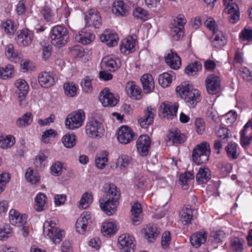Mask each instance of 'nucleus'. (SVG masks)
Instances as JSON below:
<instances>
[{"instance_id": "obj_1", "label": "nucleus", "mask_w": 252, "mask_h": 252, "mask_svg": "<svg viewBox=\"0 0 252 252\" xmlns=\"http://www.w3.org/2000/svg\"><path fill=\"white\" fill-rule=\"evenodd\" d=\"M102 191L104 193L103 197L99 201L100 207L108 216L112 215L116 211L121 196L120 191L113 183L105 184Z\"/></svg>"}, {"instance_id": "obj_2", "label": "nucleus", "mask_w": 252, "mask_h": 252, "mask_svg": "<svg viewBox=\"0 0 252 252\" xmlns=\"http://www.w3.org/2000/svg\"><path fill=\"white\" fill-rule=\"evenodd\" d=\"M176 91L184 99L189 107H194L200 101V93L198 90L193 89L189 83L184 82L177 87Z\"/></svg>"}, {"instance_id": "obj_3", "label": "nucleus", "mask_w": 252, "mask_h": 252, "mask_svg": "<svg viewBox=\"0 0 252 252\" xmlns=\"http://www.w3.org/2000/svg\"><path fill=\"white\" fill-rule=\"evenodd\" d=\"M43 233L54 244H59L64 236L63 230L59 229L53 220H46L43 224Z\"/></svg>"}, {"instance_id": "obj_4", "label": "nucleus", "mask_w": 252, "mask_h": 252, "mask_svg": "<svg viewBox=\"0 0 252 252\" xmlns=\"http://www.w3.org/2000/svg\"><path fill=\"white\" fill-rule=\"evenodd\" d=\"M210 155V146L207 142L198 144L192 153L193 161L198 165L206 163Z\"/></svg>"}, {"instance_id": "obj_5", "label": "nucleus", "mask_w": 252, "mask_h": 252, "mask_svg": "<svg viewBox=\"0 0 252 252\" xmlns=\"http://www.w3.org/2000/svg\"><path fill=\"white\" fill-rule=\"evenodd\" d=\"M52 44L60 47L63 46L68 39L67 29L62 25L54 26L50 33Z\"/></svg>"}, {"instance_id": "obj_6", "label": "nucleus", "mask_w": 252, "mask_h": 252, "mask_svg": "<svg viewBox=\"0 0 252 252\" xmlns=\"http://www.w3.org/2000/svg\"><path fill=\"white\" fill-rule=\"evenodd\" d=\"M85 120V114L82 109L74 111L68 114L65 119V125L69 129H75L80 127Z\"/></svg>"}, {"instance_id": "obj_7", "label": "nucleus", "mask_w": 252, "mask_h": 252, "mask_svg": "<svg viewBox=\"0 0 252 252\" xmlns=\"http://www.w3.org/2000/svg\"><path fill=\"white\" fill-rule=\"evenodd\" d=\"M187 22L185 16L179 15L173 20L171 26V34L175 40H179L184 35V25Z\"/></svg>"}, {"instance_id": "obj_8", "label": "nucleus", "mask_w": 252, "mask_h": 252, "mask_svg": "<svg viewBox=\"0 0 252 252\" xmlns=\"http://www.w3.org/2000/svg\"><path fill=\"white\" fill-rule=\"evenodd\" d=\"M85 128L87 135L92 138L101 137L104 132L102 124L94 119L87 123Z\"/></svg>"}, {"instance_id": "obj_9", "label": "nucleus", "mask_w": 252, "mask_h": 252, "mask_svg": "<svg viewBox=\"0 0 252 252\" xmlns=\"http://www.w3.org/2000/svg\"><path fill=\"white\" fill-rule=\"evenodd\" d=\"M119 249L121 252H133L135 248L134 238L128 234L120 235L118 239Z\"/></svg>"}, {"instance_id": "obj_10", "label": "nucleus", "mask_w": 252, "mask_h": 252, "mask_svg": "<svg viewBox=\"0 0 252 252\" xmlns=\"http://www.w3.org/2000/svg\"><path fill=\"white\" fill-rule=\"evenodd\" d=\"M179 105L177 103L165 101L161 103L159 116L164 119H172L177 115Z\"/></svg>"}, {"instance_id": "obj_11", "label": "nucleus", "mask_w": 252, "mask_h": 252, "mask_svg": "<svg viewBox=\"0 0 252 252\" xmlns=\"http://www.w3.org/2000/svg\"><path fill=\"white\" fill-rule=\"evenodd\" d=\"M220 78L213 74L209 75L205 80V86L208 94H216L220 91Z\"/></svg>"}, {"instance_id": "obj_12", "label": "nucleus", "mask_w": 252, "mask_h": 252, "mask_svg": "<svg viewBox=\"0 0 252 252\" xmlns=\"http://www.w3.org/2000/svg\"><path fill=\"white\" fill-rule=\"evenodd\" d=\"M99 98L105 107L115 106L119 99L118 95L111 92L108 89H105L101 92Z\"/></svg>"}, {"instance_id": "obj_13", "label": "nucleus", "mask_w": 252, "mask_h": 252, "mask_svg": "<svg viewBox=\"0 0 252 252\" xmlns=\"http://www.w3.org/2000/svg\"><path fill=\"white\" fill-rule=\"evenodd\" d=\"M151 145V140L148 135H140L136 141V148L138 154L141 157L147 156L149 154Z\"/></svg>"}, {"instance_id": "obj_14", "label": "nucleus", "mask_w": 252, "mask_h": 252, "mask_svg": "<svg viewBox=\"0 0 252 252\" xmlns=\"http://www.w3.org/2000/svg\"><path fill=\"white\" fill-rule=\"evenodd\" d=\"M86 24L89 27L99 28L102 24V20L98 10L94 8L89 9L85 15Z\"/></svg>"}, {"instance_id": "obj_15", "label": "nucleus", "mask_w": 252, "mask_h": 252, "mask_svg": "<svg viewBox=\"0 0 252 252\" xmlns=\"http://www.w3.org/2000/svg\"><path fill=\"white\" fill-rule=\"evenodd\" d=\"M135 134L131 128L127 126H121L118 130L117 139L122 144H126L134 139Z\"/></svg>"}, {"instance_id": "obj_16", "label": "nucleus", "mask_w": 252, "mask_h": 252, "mask_svg": "<svg viewBox=\"0 0 252 252\" xmlns=\"http://www.w3.org/2000/svg\"><path fill=\"white\" fill-rule=\"evenodd\" d=\"M92 222L91 214L89 212H84L77 219L75 227L79 234H83L88 229L90 223Z\"/></svg>"}, {"instance_id": "obj_17", "label": "nucleus", "mask_w": 252, "mask_h": 252, "mask_svg": "<svg viewBox=\"0 0 252 252\" xmlns=\"http://www.w3.org/2000/svg\"><path fill=\"white\" fill-rule=\"evenodd\" d=\"M102 67L111 72L118 70L121 65L120 59L116 57L107 56L104 57L102 61Z\"/></svg>"}, {"instance_id": "obj_18", "label": "nucleus", "mask_w": 252, "mask_h": 252, "mask_svg": "<svg viewBox=\"0 0 252 252\" xmlns=\"http://www.w3.org/2000/svg\"><path fill=\"white\" fill-rule=\"evenodd\" d=\"M252 139V120H250L245 125L241 132L240 142L242 146L247 147L251 143Z\"/></svg>"}, {"instance_id": "obj_19", "label": "nucleus", "mask_w": 252, "mask_h": 252, "mask_svg": "<svg viewBox=\"0 0 252 252\" xmlns=\"http://www.w3.org/2000/svg\"><path fill=\"white\" fill-rule=\"evenodd\" d=\"M156 114V109L152 106H148L144 111V115L138 120V122L143 128H147L151 125Z\"/></svg>"}, {"instance_id": "obj_20", "label": "nucleus", "mask_w": 252, "mask_h": 252, "mask_svg": "<svg viewBox=\"0 0 252 252\" xmlns=\"http://www.w3.org/2000/svg\"><path fill=\"white\" fill-rule=\"evenodd\" d=\"M33 40V34L28 29H24L18 32L16 39L17 44L20 46L27 47L30 46Z\"/></svg>"}, {"instance_id": "obj_21", "label": "nucleus", "mask_w": 252, "mask_h": 252, "mask_svg": "<svg viewBox=\"0 0 252 252\" xmlns=\"http://www.w3.org/2000/svg\"><path fill=\"white\" fill-rule=\"evenodd\" d=\"M186 140V137L181 133L177 128H172L169 130L167 134V142L172 144H178L184 143Z\"/></svg>"}, {"instance_id": "obj_22", "label": "nucleus", "mask_w": 252, "mask_h": 252, "mask_svg": "<svg viewBox=\"0 0 252 252\" xmlns=\"http://www.w3.org/2000/svg\"><path fill=\"white\" fill-rule=\"evenodd\" d=\"M210 40L211 45L216 48H221L227 42L224 33L220 30H217L213 32Z\"/></svg>"}, {"instance_id": "obj_23", "label": "nucleus", "mask_w": 252, "mask_h": 252, "mask_svg": "<svg viewBox=\"0 0 252 252\" xmlns=\"http://www.w3.org/2000/svg\"><path fill=\"white\" fill-rule=\"evenodd\" d=\"M38 81L41 87L48 88L53 86L55 83V78L53 73L42 71L38 75Z\"/></svg>"}, {"instance_id": "obj_24", "label": "nucleus", "mask_w": 252, "mask_h": 252, "mask_svg": "<svg viewBox=\"0 0 252 252\" xmlns=\"http://www.w3.org/2000/svg\"><path fill=\"white\" fill-rule=\"evenodd\" d=\"M9 219L11 224L20 227L26 223L27 217L15 209H11L9 212Z\"/></svg>"}, {"instance_id": "obj_25", "label": "nucleus", "mask_w": 252, "mask_h": 252, "mask_svg": "<svg viewBox=\"0 0 252 252\" xmlns=\"http://www.w3.org/2000/svg\"><path fill=\"white\" fill-rule=\"evenodd\" d=\"M126 90L127 95L133 100H139L142 97V91L140 88L132 81L126 83Z\"/></svg>"}, {"instance_id": "obj_26", "label": "nucleus", "mask_w": 252, "mask_h": 252, "mask_svg": "<svg viewBox=\"0 0 252 252\" xmlns=\"http://www.w3.org/2000/svg\"><path fill=\"white\" fill-rule=\"evenodd\" d=\"M144 237L149 243L153 242L158 237L160 231L157 227L153 224H149L143 230Z\"/></svg>"}, {"instance_id": "obj_27", "label": "nucleus", "mask_w": 252, "mask_h": 252, "mask_svg": "<svg viewBox=\"0 0 252 252\" xmlns=\"http://www.w3.org/2000/svg\"><path fill=\"white\" fill-rule=\"evenodd\" d=\"M100 39L103 42H106L109 46H115L118 43V36L116 32L109 30H106L105 32L100 35Z\"/></svg>"}, {"instance_id": "obj_28", "label": "nucleus", "mask_w": 252, "mask_h": 252, "mask_svg": "<svg viewBox=\"0 0 252 252\" xmlns=\"http://www.w3.org/2000/svg\"><path fill=\"white\" fill-rule=\"evenodd\" d=\"M94 34L90 31H88L86 29H83L75 36L76 41L84 45L90 44L94 40Z\"/></svg>"}, {"instance_id": "obj_29", "label": "nucleus", "mask_w": 252, "mask_h": 252, "mask_svg": "<svg viewBox=\"0 0 252 252\" xmlns=\"http://www.w3.org/2000/svg\"><path fill=\"white\" fill-rule=\"evenodd\" d=\"M166 63L172 69H178L181 64L180 57L175 52L172 51L165 57Z\"/></svg>"}, {"instance_id": "obj_30", "label": "nucleus", "mask_w": 252, "mask_h": 252, "mask_svg": "<svg viewBox=\"0 0 252 252\" xmlns=\"http://www.w3.org/2000/svg\"><path fill=\"white\" fill-rule=\"evenodd\" d=\"M112 10L117 16H126L128 13V9L125 2L121 0H117L113 3Z\"/></svg>"}, {"instance_id": "obj_31", "label": "nucleus", "mask_w": 252, "mask_h": 252, "mask_svg": "<svg viewBox=\"0 0 252 252\" xmlns=\"http://www.w3.org/2000/svg\"><path fill=\"white\" fill-rule=\"evenodd\" d=\"M15 86L18 90V99L20 102V105L22 106V101L24 99L26 95L28 94L29 86L26 81L22 79H18L15 83Z\"/></svg>"}, {"instance_id": "obj_32", "label": "nucleus", "mask_w": 252, "mask_h": 252, "mask_svg": "<svg viewBox=\"0 0 252 252\" xmlns=\"http://www.w3.org/2000/svg\"><path fill=\"white\" fill-rule=\"evenodd\" d=\"M142 207L140 203L135 202L131 206V219L134 225L139 224L142 220Z\"/></svg>"}, {"instance_id": "obj_33", "label": "nucleus", "mask_w": 252, "mask_h": 252, "mask_svg": "<svg viewBox=\"0 0 252 252\" xmlns=\"http://www.w3.org/2000/svg\"><path fill=\"white\" fill-rule=\"evenodd\" d=\"M135 46V40L132 37H129L122 41L120 51L122 53L129 54L134 52Z\"/></svg>"}, {"instance_id": "obj_34", "label": "nucleus", "mask_w": 252, "mask_h": 252, "mask_svg": "<svg viewBox=\"0 0 252 252\" xmlns=\"http://www.w3.org/2000/svg\"><path fill=\"white\" fill-rule=\"evenodd\" d=\"M141 82L143 89L145 93L148 94L152 92L155 88L154 79L151 74H144L141 78Z\"/></svg>"}, {"instance_id": "obj_35", "label": "nucleus", "mask_w": 252, "mask_h": 252, "mask_svg": "<svg viewBox=\"0 0 252 252\" xmlns=\"http://www.w3.org/2000/svg\"><path fill=\"white\" fill-rule=\"evenodd\" d=\"M207 237V234L205 232H197L190 237V241L193 247L199 248L206 242Z\"/></svg>"}, {"instance_id": "obj_36", "label": "nucleus", "mask_w": 252, "mask_h": 252, "mask_svg": "<svg viewBox=\"0 0 252 252\" xmlns=\"http://www.w3.org/2000/svg\"><path fill=\"white\" fill-rule=\"evenodd\" d=\"M193 210L190 206L183 208L181 213V220L184 224L186 225L191 223L193 218Z\"/></svg>"}, {"instance_id": "obj_37", "label": "nucleus", "mask_w": 252, "mask_h": 252, "mask_svg": "<svg viewBox=\"0 0 252 252\" xmlns=\"http://www.w3.org/2000/svg\"><path fill=\"white\" fill-rule=\"evenodd\" d=\"M210 178V171L208 168H200L196 176V180L198 184H204Z\"/></svg>"}, {"instance_id": "obj_38", "label": "nucleus", "mask_w": 252, "mask_h": 252, "mask_svg": "<svg viewBox=\"0 0 252 252\" xmlns=\"http://www.w3.org/2000/svg\"><path fill=\"white\" fill-rule=\"evenodd\" d=\"M15 143V137L11 135H5L0 134V148L6 149L12 147Z\"/></svg>"}, {"instance_id": "obj_39", "label": "nucleus", "mask_w": 252, "mask_h": 252, "mask_svg": "<svg viewBox=\"0 0 252 252\" xmlns=\"http://www.w3.org/2000/svg\"><path fill=\"white\" fill-rule=\"evenodd\" d=\"M108 152L106 151H103L97 154L95 158V163L98 168L102 169L105 167L108 161Z\"/></svg>"}, {"instance_id": "obj_40", "label": "nucleus", "mask_w": 252, "mask_h": 252, "mask_svg": "<svg viewBox=\"0 0 252 252\" xmlns=\"http://www.w3.org/2000/svg\"><path fill=\"white\" fill-rule=\"evenodd\" d=\"M62 141L65 147L71 149L76 145V136L73 133H67L62 137Z\"/></svg>"}, {"instance_id": "obj_41", "label": "nucleus", "mask_w": 252, "mask_h": 252, "mask_svg": "<svg viewBox=\"0 0 252 252\" xmlns=\"http://www.w3.org/2000/svg\"><path fill=\"white\" fill-rule=\"evenodd\" d=\"M101 230L104 236L114 234L117 230L116 225L112 221H105L103 223Z\"/></svg>"}, {"instance_id": "obj_42", "label": "nucleus", "mask_w": 252, "mask_h": 252, "mask_svg": "<svg viewBox=\"0 0 252 252\" xmlns=\"http://www.w3.org/2000/svg\"><path fill=\"white\" fill-rule=\"evenodd\" d=\"M47 198L45 195L41 192L39 193L35 198V209L37 212L43 211L45 207Z\"/></svg>"}, {"instance_id": "obj_43", "label": "nucleus", "mask_w": 252, "mask_h": 252, "mask_svg": "<svg viewBox=\"0 0 252 252\" xmlns=\"http://www.w3.org/2000/svg\"><path fill=\"white\" fill-rule=\"evenodd\" d=\"M33 116L31 112H27L19 118L16 121V125L19 127H24L30 125L32 122Z\"/></svg>"}, {"instance_id": "obj_44", "label": "nucleus", "mask_w": 252, "mask_h": 252, "mask_svg": "<svg viewBox=\"0 0 252 252\" xmlns=\"http://www.w3.org/2000/svg\"><path fill=\"white\" fill-rule=\"evenodd\" d=\"M93 197L91 193L85 192L83 194L79 201L78 207L81 209H87L93 202Z\"/></svg>"}, {"instance_id": "obj_45", "label": "nucleus", "mask_w": 252, "mask_h": 252, "mask_svg": "<svg viewBox=\"0 0 252 252\" xmlns=\"http://www.w3.org/2000/svg\"><path fill=\"white\" fill-rule=\"evenodd\" d=\"M201 63L198 61H195L188 65L185 71L188 75L193 76L196 74L197 71L201 70Z\"/></svg>"}, {"instance_id": "obj_46", "label": "nucleus", "mask_w": 252, "mask_h": 252, "mask_svg": "<svg viewBox=\"0 0 252 252\" xmlns=\"http://www.w3.org/2000/svg\"><path fill=\"white\" fill-rule=\"evenodd\" d=\"M194 178V175L192 172H186L184 174L180 175L179 181L182 185L183 189H187L189 188L188 183Z\"/></svg>"}, {"instance_id": "obj_47", "label": "nucleus", "mask_w": 252, "mask_h": 252, "mask_svg": "<svg viewBox=\"0 0 252 252\" xmlns=\"http://www.w3.org/2000/svg\"><path fill=\"white\" fill-rule=\"evenodd\" d=\"M237 144L235 143H229L225 147V151L228 157L232 159H235L238 158L237 153Z\"/></svg>"}, {"instance_id": "obj_48", "label": "nucleus", "mask_w": 252, "mask_h": 252, "mask_svg": "<svg viewBox=\"0 0 252 252\" xmlns=\"http://www.w3.org/2000/svg\"><path fill=\"white\" fill-rule=\"evenodd\" d=\"M2 27L5 32L8 35H13L17 30V26L12 20L9 19L3 22Z\"/></svg>"}, {"instance_id": "obj_49", "label": "nucleus", "mask_w": 252, "mask_h": 252, "mask_svg": "<svg viewBox=\"0 0 252 252\" xmlns=\"http://www.w3.org/2000/svg\"><path fill=\"white\" fill-rule=\"evenodd\" d=\"M12 230L7 224L0 225V240L4 241L12 236Z\"/></svg>"}, {"instance_id": "obj_50", "label": "nucleus", "mask_w": 252, "mask_h": 252, "mask_svg": "<svg viewBox=\"0 0 252 252\" xmlns=\"http://www.w3.org/2000/svg\"><path fill=\"white\" fill-rule=\"evenodd\" d=\"M65 94L68 97H73L77 94V87L73 82H66L63 85Z\"/></svg>"}, {"instance_id": "obj_51", "label": "nucleus", "mask_w": 252, "mask_h": 252, "mask_svg": "<svg viewBox=\"0 0 252 252\" xmlns=\"http://www.w3.org/2000/svg\"><path fill=\"white\" fill-rule=\"evenodd\" d=\"M130 161V158L126 155H122L118 158L116 165L121 170H125Z\"/></svg>"}, {"instance_id": "obj_52", "label": "nucleus", "mask_w": 252, "mask_h": 252, "mask_svg": "<svg viewBox=\"0 0 252 252\" xmlns=\"http://www.w3.org/2000/svg\"><path fill=\"white\" fill-rule=\"evenodd\" d=\"M216 134L224 143L226 142L228 138L231 136V132L229 130L224 126H220L217 128Z\"/></svg>"}, {"instance_id": "obj_53", "label": "nucleus", "mask_w": 252, "mask_h": 252, "mask_svg": "<svg viewBox=\"0 0 252 252\" xmlns=\"http://www.w3.org/2000/svg\"><path fill=\"white\" fill-rule=\"evenodd\" d=\"M5 54L7 57L11 62L17 63L20 60V55L14 52L13 45L9 44L7 45L6 49Z\"/></svg>"}, {"instance_id": "obj_54", "label": "nucleus", "mask_w": 252, "mask_h": 252, "mask_svg": "<svg viewBox=\"0 0 252 252\" xmlns=\"http://www.w3.org/2000/svg\"><path fill=\"white\" fill-rule=\"evenodd\" d=\"M172 81V75L168 72H164L160 74L158 78L159 84L163 87L169 86Z\"/></svg>"}, {"instance_id": "obj_55", "label": "nucleus", "mask_w": 252, "mask_h": 252, "mask_svg": "<svg viewBox=\"0 0 252 252\" xmlns=\"http://www.w3.org/2000/svg\"><path fill=\"white\" fill-rule=\"evenodd\" d=\"M14 72L13 66L8 64L4 68L0 67V77L6 79L9 77H12Z\"/></svg>"}, {"instance_id": "obj_56", "label": "nucleus", "mask_w": 252, "mask_h": 252, "mask_svg": "<svg viewBox=\"0 0 252 252\" xmlns=\"http://www.w3.org/2000/svg\"><path fill=\"white\" fill-rule=\"evenodd\" d=\"M63 168V163L57 161L54 162L50 167L51 173L55 176H60L62 175Z\"/></svg>"}, {"instance_id": "obj_57", "label": "nucleus", "mask_w": 252, "mask_h": 252, "mask_svg": "<svg viewBox=\"0 0 252 252\" xmlns=\"http://www.w3.org/2000/svg\"><path fill=\"white\" fill-rule=\"evenodd\" d=\"M243 240L237 237L233 238L231 241V248L233 252H243Z\"/></svg>"}, {"instance_id": "obj_58", "label": "nucleus", "mask_w": 252, "mask_h": 252, "mask_svg": "<svg viewBox=\"0 0 252 252\" xmlns=\"http://www.w3.org/2000/svg\"><path fill=\"white\" fill-rule=\"evenodd\" d=\"M25 177L27 180L32 184H36L40 180L38 174L34 173V171L31 168H28L25 174Z\"/></svg>"}, {"instance_id": "obj_59", "label": "nucleus", "mask_w": 252, "mask_h": 252, "mask_svg": "<svg viewBox=\"0 0 252 252\" xmlns=\"http://www.w3.org/2000/svg\"><path fill=\"white\" fill-rule=\"evenodd\" d=\"M133 15L136 19H139L144 21L147 20L148 18V12L139 7L133 11Z\"/></svg>"}, {"instance_id": "obj_60", "label": "nucleus", "mask_w": 252, "mask_h": 252, "mask_svg": "<svg viewBox=\"0 0 252 252\" xmlns=\"http://www.w3.org/2000/svg\"><path fill=\"white\" fill-rule=\"evenodd\" d=\"M92 79L89 76H85L82 80L81 85L83 91L87 93H91L93 91L92 85Z\"/></svg>"}, {"instance_id": "obj_61", "label": "nucleus", "mask_w": 252, "mask_h": 252, "mask_svg": "<svg viewBox=\"0 0 252 252\" xmlns=\"http://www.w3.org/2000/svg\"><path fill=\"white\" fill-rule=\"evenodd\" d=\"M240 76L246 81L252 84V71L247 67H242L240 69Z\"/></svg>"}, {"instance_id": "obj_62", "label": "nucleus", "mask_w": 252, "mask_h": 252, "mask_svg": "<svg viewBox=\"0 0 252 252\" xmlns=\"http://www.w3.org/2000/svg\"><path fill=\"white\" fill-rule=\"evenodd\" d=\"M9 174L7 173H2L0 174V194L5 189L6 184L9 182Z\"/></svg>"}, {"instance_id": "obj_63", "label": "nucleus", "mask_w": 252, "mask_h": 252, "mask_svg": "<svg viewBox=\"0 0 252 252\" xmlns=\"http://www.w3.org/2000/svg\"><path fill=\"white\" fill-rule=\"evenodd\" d=\"M240 37L243 41H252V29L244 28L240 34Z\"/></svg>"}, {"instance_id": "obj_64", "label": "nucleus", "mask_w": 252, "mask_h": 252, "mask_svg": "<svg viewBox=\"0 0 252 252\" xmlns=\"http://www.w3.org/2000/svg\"><path fill=\"white\" fill-rule=\"evenodd\" d=\"M171 243V234L169 231L164 232L161 237V244L162 247L166 249Z\"/></svg>"}]
</instances>
